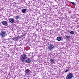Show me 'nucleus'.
<instances>
[{"mask_svg":"<svg viewBox=\"0 0 79 79\" xmlns=\"http://www.w3.org/2000/svg\"><path fill=\"white\" fill-rule=\"evenodd\" d=\"M70 33L71 34H72V35H73V34H75V33H74V32L73 31H71L70 32Z\"/></svg>","mask_w":79,"mask_h":79,"instance_id":"14","label":"nucleus"},{"mask_svg":"<svg viewBox=\"0 0 79 79\" xmlns=\"http://www.w3.org/2000/svg\"><path fill=\"white\" fill-rule=\"evenodd\" d=\"M55 62V60L54 59L51 58L50 59V62L51 63H52V64H53V63H54V62Z\"/></svg>","mask_w":79,"mask_h":79,"instance_id":"7","label":"nucleus"},{"mask_svg":"<svg viewBox=\"0 0 79 79\" xmlns=\"http://www.w3.org/2000/svg\"><path fill=\"white\" fill-rule=\"evenodd\" d=\"M56 39L58 41H60L61 40V38L60 36H58L57 37Z\"/></svg>","mask_w":79,"mask_h":79,"instance_id":"12","label":"nucleus"},{"mask_svg":"<svg viewBox=\"0 0 79 79\" xmlns=\"http://www.w3.org/2000/svg\"><path fill=\"white\" fill-rule=\"evenodd\" d=\"M2 23L3 25L4 26H7L8 25V23L6 21H3L2 22Z\"/></svg>","mask_w":79,"mask_h":79,"instance_id":"5","label":"nucleus"},{"mask_svg":"<svg viewBox=\"0 0 79 79\" xmlns=\"http://www.w3.org/2000/svg\"><path fill=\"white\" fill-rule=\"evenodd\" d=\"M9 38L8 39V40H10L11 39V36H9Z\"/></svg>","mask_w":79,"mask_h":79,"instance_id":"19","label":"nucleus"},{"mask_svg":"<svg viewBox=\"0 0 79 79\" xmlns=\"http://www.w3.org/2000/svg\"><path fill=\"white\" fill-rule=\"evenodd\" d=\"M57 19L58 20H60V19H61V18H60V17H57Z\"/></svg>","mask_w":79,"mask_h":79,"instance_id":"17","label":"nucleus"},{"mask_svg":"<svg viewBox=\"0 0 79 79\" xmlns=\"http://www.w3.org/2000/svg\"><path fill=\"white\" fill-rule=\"evenodd\" d=\"M53 48H54V46L53 44H51L49 46H48V49L50 51H52Z\"/></svg>","mask_w":79,"mask_h":79,"instance_id":"4","label":"nucleus"},{"mask_svg":"<svg viewBox=\"0 0 79 79\" xmlns=\"http://www.w3.org/2000/svg\"><path fill=\"white\" fill-rule=\"evenodd\" d=\"M21 56L23 59L21 58V60L22 61H24V60H25L27 58V55L24 54H23L22 55H21Z\"/></svg>","mask_w":79,"mask_h":79,"instance_id":"2","label":"nucleus"},{"mask_svg":"<svg viewBox=\"0 0 79 79\" xmlns=\"http://www.w3.org/2000/svg\"><path fill=\"white\" fill-rule=\"evenodd\" d=\"M70 38L69 36L67 35L65 36V39L66 40H69Z\"/></svg>","mask_w":79,"mask_h":79,"instance_id":"9","label":"nucleus"},{"mask_svg":"<svg viewBox=\"0 0 79 79\" xmlns=\"http://www.w3.org/2000/svg\"><path fill=\"white\" fill-rule=\"evenodd\" d=\"M25 73H26V74H29L31 73V70L29 69H27L25 71Z\"/></svg>","mask_w":79,"mask_h":79,"instance_id":"8","label":"nucleus"},{"mask_svg":"<svg viewBox=\"0 0 79 79\" xmlns=\"http://www.w3.org/2000/svg\"><path fill=\"white\" fill-rule=\"evenodd\" d=\"M70 3H72V4H73V5H75V3L74 2H70Z\"/></svg>","mask_w":79,"mask_h":79,"instance_id":"18","label":"nucleus"},{"mask_svg":"<svg viewBox=\"0 0 79 79\" xmlns=\"http://www.w3.org/2000/svg\"><path fill=\"white\" fill-rule=\"evenodd\" d=\"M0 35L2 38H4V37H5V36L8 35L6 34V31H4V30H2V31H1Z\"/></svg>","mask_w":79,"mask_h":79,"instance_id":"1","label":"nucleus"},{"mask_svg":"<svg viewBox=\"0 0 79 79\" xmlns=\"http://www.w3.org/2000/svg\"><path fill=\"white\" fill-rule=\"evenodd\" d=\"M69 68H68L64 72V73H67L69 71Z\"/></svg>","mask_w":79,"mask_h":79,"instance_id":"16","label":"nucleus"},{"mask_svg":"<svg viewBox=\"0 0 79 79\" xmlns=\"http://www.w3.org/2000/svg\"><path fill=\"white\" fill-rule=\"evenodd\" d=\"M15 19H16V20H18V19H19V15H17L15 16Z\"/></svg>","mask_w":79,"mask_h":79,"instance_id":"11","label":"nucleus"},{"mask_svg":"<svg viewBox=\"0 0 79 79\" xmlns=\"http://www.w3.org/2000/svg\"><path fill=\"white\" fill-rule=\"evenodd\" d=\"M26 11H27V9H24L22 10V13H24Z\"/></svg>","mask_w":79,"mask_h":79,"instance_id":"13","label":"nucleus"},{"mask_svg":"<svg viewBox=\"0 0 79 79\" xmlns=\"http://www.w3.org/2000/svg\"><path fill=\"white\" fill-rule=\"evenodd\" d=\"M73 77V75L71 73H69V74L67 75L66 77V79H72Z\"/></svg>","mask_w":79,"mask_h":79,"instance_id":"3","label":"nucleus"},{"mask_svg":"<svg viewBox=\"0 0 79 79\" xmlns=\"http://www.w3.org/2000/svg\"><path fill=\"white\" fill-rule=\"evenodd\" d=\"M9 20H14V19H10Z\"/></svg>","mask_w":79,"mask_h":79,"instance_id":"20","label":"nucleus"},{"mask_svg":"<svg viewBox=\"0 0 79 79\" xmlns=\"http://www.w3.org/2000/svg\"><path fill=\"white\" fill-rule=\"evenodd\" d=\"M25 61L27 63H31V60L29 59H28L25 60Z\"/></svg>","mask_w":79,"mask_h":79,"instance_id":"10","label":"nucleus"},{"mask_svg":"<svg viewBox=\"0 0 79 79\" xmlns=\"http://www.w3.org/2000/svg\"><path fill=\"white\" fill-rule=\"evenodd\" d=\"M12 39L15 42H16L18 40L19 38H18V37H15L14 38H12Z\"/></svg>","mask_w":79,"mask_h":79,"instance_id":"6","label":"nucleus"},{"mask_svg":"<svg viewBox=\"0 0 79 79\" xmlns=\"http://www.w3.org/2000/svg\"><path fill=\"white\" fill-rule=\"evenodd\" d=\"M9 21L10 23H13L15 21L14 20H9Z\"/></svg>","mask_w":79,"mask_h":79,"instance_id":"15","label":"nucleus"}]
</instances>
